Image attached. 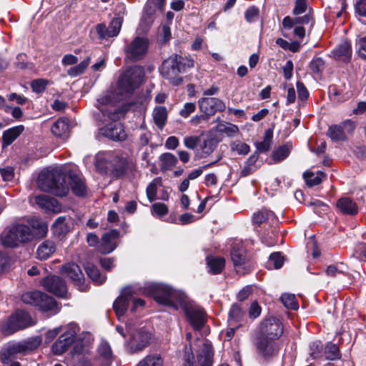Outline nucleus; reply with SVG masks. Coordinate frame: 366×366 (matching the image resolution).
Listing matches in <instances>:
<instances>
[{
	"label": "nucleus",
	"instance_id": "48",
	"mask_svg": "<svg viewBox=\"0 0 366 366\" xmlns=\"http://www.w3.org/2000/svg\"><path fill=\"white\" fill-rule=\"evenodd\" d=\"M161 184L162 179L160 177H157L154 179L147 186L146 189L147 196L150 202L156 199L157 186L161 185Z\"/></svg>",
	"mask_w": 366,
	"mask_h": 366
},
{
	"label": "nucleus",
	"instance_id": "14",
	"mask_svg": "<svg viewBox=\"0 0 366 366\" xmlns=\"http://www.w3.org/2000/svg\"><path fill=\"white\" fill-rule=\"evenodd\" d=\"M150 340L151 334L144 327L139 328L131 335L126 350L129 354L141 352L149 345Z\"/></svg>",
	"mask_w": 366,
	"mask_h": 366
},
{
	"label": "nucleus",
	"instance_id": "38",
	"mask_svg": "<svg viewBox=\"0 0 366 366\" xmlns=\"http://www.w3.org/2000/svg\"><path fill=\"white\" fill-rule=\"evenodd\" d=\"M167 119V110L165 107H156L153 111V119L159 129H163Z\"/></svg>",
	"mask_w": 366,
	"mask_h": 366
},
{
	"label": "nucleus",
	"instance_id": "46",
	"mask_svg": "<svg viewBox=\"0 0 366 366\" xmlns=\"http://www.w3.org/2000/svg\"><path fill=\"white\" fill-rule=\"evenodd\" d=\"M284 263L283 257L281 255L280 252H273L272 253L269 259L267 262V267L268 269H280L282 267Z\"/></svg>",
	"mask_w": 366,
	"mask_h": 366
},
{
	"label": "nucleus",
	"instance_id": "6",
	"mask_svg": "<svg viewBox=\"0 0 366 366\" xmlns=\"http://www.w3.org/2000/svg\"><path fill=\"white\" fill-rule=\"evenodd\" d=\"M31 230L24 224H13L1 234L0 241L3 246L14 248L20 242H26L31 239Z\"/></svg>",
	"mask_w": 366,
	"mask_h": 366
},
{
	"label": "nucleus",
	"instance_id": "45",
	"mask_svg": "<svg viewBox=\"0 0 366 366\" xmlns=\"http://www.w3.org/2000/svg\"><path fill=\"white\" fill-rule=\"evenodd\" d=\"M290 153V147L284 144L275 149L272 155V160L274 162H280L285 159Z\"/></svg>",
	"mask_w": 366,
	"mask_h": 366
},
{
	"label": "nucleus",
	"instance_id": "13",
	"mask_svg": "<svg viewBox=\"0 0 366 366\" xmlns=\"http://www.w3.org/2000/svg\"><path fill=\"white\" fill-rule=\"evenodd\" d=\"M149 40L146 37L136 36L132 41L124 46L126 58L132 61L142 59L147 53Z\"/></svg>",
	"mask_w": 366,
	"mask_h": 366
},
{
	"label": "nucleus",
	"instance_id": "50",
	"mask_svg": "<svg viewBox=\"0 0 366 366\" xmlns=\"http://www.w3.org/2000/svg\"><path fill=\"white\" fill-rule=\"evenodd\" d=\"M230 147L232 151L236 152L238 154L240 155L247 154L250 149L249 146L247 144L238 140L233 142Z\"/></svg>",
	"mask_w": 366,
	"mask_h": 366
},
{
	"label": "nucleus",
	"instance_id": "31",
	"mask_svg": "<svg viewBox=\"0 0 366 366\" xmlns=\"http://www.w3.org/2000/svg\"><path fill=\"white\" fill-rule=\"evenodd\" d=\"M244 316V312L241 307L237 303L233 304L228 313L227 322L229 326L235 325L237 327H240L243 322Z\"/></svg>",
	"mask_w": 366,
	"mask_h": 366
},
{
	"label": "nucleus",
	"instance_id": "11",
	"mask_svg": "<svg viewBox=\"0 0 366 366\" xmlns=\"http://www.w3.org/2000/svg\"><path fill=\"white\" fill-rule=\"evenodd\" d=\"M283 333V326L275 317L263 320L259 324L255 337L276 341Z\"/></svg>",
	"mask_w": 366,
	"mask_h": 366
},
{
	"label": "nucleus",
	"instance_id": "34",
	"mask_svg": "<svg viewBox=\"0 0 366 366\" xmlns=\"http://www.w3.org/2000/svg\"><path fill=\"white\" fill-rule=\"evenodd\" d=\"M70 218L66 216L59 217L53 223L54 232L59 235H64L70 230Z\"/></svg>",
	"mask_w": 366,
	"mask_h": 366
},
{
	"label": "nucleus",
	"instance_id": "20",
	"mask_svg": "<svg viewBox=\"0 0 366 366\" xmlns=\"http://www.w3.org/2000/svg\"><path fill=\"white\" fill-rule=\"evenodd\" d=\"M197 103L201 113H205L210 117L214 116L217 112H222L226 109L225 103L216 97H203L199 99Z\"/></svg>",
	"mask_w": 366,
	"mask_h": 366
},
{
	"label": "nucleus",
	"instance_id": "63",
	"mask_svg": "<svg viewBox=\"0 0 366 366\" xmlns=\"http://www.w3.org/2000/svg\"><path fill=\"white\" fill-rule=\"evenodd\" d=\"M4 110L6 113H11L16 119H20L23 116V111L19 107L6 106Z\"/></svg>",
	"mask_w": 366,
	"mask_h": 366
},
{
	"label": "nucleus",
	"instance_id": "56",
	"mask_svg": "<svg viewBox=\"0 0 366 366\" xmlns=\"http://www.w3.org/2000/svg\"><path fill=\"white\" fill-rule=\"evenodd\" d=\"M196 110V104L193 102H187L179 111L182 117L187 118Z\"/></svg>",
	"mask_w": 366,
	"mask_h": 366
},
{
	"label": "nucleus",
	"instance_id": "62",
	"mask_svg": "<svg viewBox=\"0 0 366 366\" xmlns=\"http://www.w3.org/2000/svg\"><path fill=\"white\" fill-rule=\"evenodd\" d=\"M262 309L257 301H254L249 309V317L251 319L257 318L261 314Z\"/></svg>",
	"mask_w": 366,
	"mask_h": 366
},
{
	"label": "nucleus",
	"instance_id": "22",
	"mask_svg": "<svg viewBox=\"0 0 366 366\" xmlns=\"http://www.w3.org/2000/svg\"><path fill=\"white\" fill-rule=\"evenodd\" d=\"M93 360L95 366H110L112 365L114 355L108 342L103 340L100 342Z\"/></svg>",
	"mask_w": 366,
	"mask_h": 366
},
{
	"label": "nucleus",
	"instance_id": "42",
	"mask_svg": "<svg viewBox=\"0 0 366 366\" xmlns=\"http://www.w3.org/2000/svg\"><path fill=\"white\" fill-rule=\"evenodd\" d=\"M324 354L325 358L329 360H340L342 357L339 347L331 342L326 344Z\"/></svg>",
	"mask_w": 366,
	"mask_h": 366
},
{
	"label": "nucleus",
	"instance_id": "52",
	"mask_svg": "<svg viewBox=\"0 0 366 366\" xmlns=\"http://www.w3.org/2000/svg\"><path fill=\"white\" fill-rule=\"evenodd\" d=\"M259 10L255 6L247 8L244 12V19L248 23H252L259 16Z\"/></svg>",
	"mask_w": 366,
	"mask_h": 366
},
{
	"label": "nucleus",
	"instance_id": "53",
	"mask_svg": "<svg viewBox=\"0 0 366 366\" xmlns=\"http://www.w3.org/2000/svg\"><path fill=\"white\" fill-rule=\"evenodd\" d=\"M200 141L199 136H187L184 138L183 143L185 147L193 150L197 148Z\"/></svg>",
	"mask_w": 366,
	"mask_h": 366
},
{
	"label": "nucleus",
	"instance_id": "28",
	"mask_svg": "<svg viewBox=\"0 0 366 366\" xmlns=\"http://www.w3.org/2000/svg\"><path fill=\"white\" fill-rule=\"evenodd\" d=\"M24 125H18L5 130L2 134V147L11 145L24 132Z\"/></svg>",
	"mask_w": 366,
	"mask_h": 366
},
{
	"label": "nucleus",
	"instance_id": "30",
	"mask_svg": "<svg viewBox=\"0 0 366 366\" xmlns=\"http://www.w3.org/2000/svg\"><path fill=\"white\" fill-rule=\"evenodd\" d=\"M56 251L55 243L49 239L41 242L36 250V257L40 260L49 259Z\"/></svg>",
	"mask_w": 366,
	"mask_h": 366
},
{
	"label": "nucleus",
	"instance_id": "55",
	"mask_svg": "<svg viewBox=\"0 0 366 366\" xmlns=\"http://www.w3.org/2000/svg\"><path fill=\"white\" fill-rule=\"evenodd\" d=\"M168 213V207L164 203H154L152 207V214L162 217Z\"/></svg>",
	"mask_w": 366,
	"mask_h": 366
},
{
	"label": "nucleus",
	"instance_id": "33",
	"mask_svg": "<svg viewBox=\"0 0 366 366\" xmlns=\"http://www.w3.org/2000/svg\"><path fill=\"white\" fill-rule=\"evenodd\" d=\"M84 269L94 285H99L105 282L107 277L101 274L97 267L93 264L86 263L84 266Z\"/></svg>",
	"mask_w": 366,
	"mask_h": 366
},
{
	"label": "nucleus",
	"instance_id": "9",
	"mask_svg": "<svg viewBox=\"0 0 366 366\" xmlns=\"http://www.w3.org/2000/svg\"><path fill=\"white\" fill-rule=\"evenodd\" d=\"M96 167L102 171L110 170L117 177L124 175L127 169V161L124 157L107 154L98 156L96 160Z\"/></svg>",
	"mask_w": 366,
	"mask_h": 366
},
{
	"label": "nucleus",
	"instance_id": "61",
	"mask_svg": "<svg viewBox=\"0 0 366 366\" xmlns=\"http://www.w3.org/2000/svg\"><path fill=\"white\" fill-rule=\"evenodd\" d=\"M307 6L306 0H296L293 9V14L300 15L303 14L306 11Z\"/></svg>",
	"mask_w": 366,
	"mask_h": 366
},
{
	"label": "nucleus",
	"instance_id": "47",
	"mask_svg": "<svg viewBox=\"0 0 366 366\" xmlns=\"http://www.w3.org/2000/svg\"><path fill=\"white\" fill-rule=\"evenodd\" d=\"M311 71L318 76L321 75L325 67V61L322 57L315 56L310 62Z\"/></svg>",
	"mask_w": 366,
	"mask_h": 366
},
{
	"label": "nucleus",
	"instance_id": "24",
	"mask_svg": "<svg viewBox=\"0 0 366 366\" xmlns=\"http://www.w3.org/2000/svg\"><path fill=\"white\" fill-rule=\"evenodd\" d=\"M119 236L117 229H112L103 234L102 241L98 246V250L102 254H109L117 247V240Z\"/></svg>",
	"mask_w": 366,
	"mask_h": 366
},
{
	"label": "nucleus",
	"instance_id": "21",
	"mask_svg": "<svg viewBox=\"0 0 366 366\" xmlns=\"http://www.w3.org/2000/svg\"><path fill=\"white\" fill-rule=\"evenodd\" d=\"M61 273L70 278L80 291L87 290V285L84 284V274L78 264L73 262L65 264L62 267Z\"/></svg>",
	"mask_w": 366,
	"mask_h": 366
},
{
	"label": "nucleus",
	"instance_id": "26",
	"mask_svg": "<svg viewBox=\"0 0 366 366\" xmlns=\"http://www.w3.org/2000/svg\"><path fill=\"white\" fill-rule=\"evenodd\" d=\"M35 202L39 207L48 212H59L61 209L59 202L46 194L36 196Z\"/></svg>",
	"mask_w": 366,
	"mask_h": 366
},
{
	"label": "nucleus",
	"instance_id": "10",
	"mask_svg": "<svg viewBox=\"0 0 366 366\" xmlns=\"http://www.w3.org/2000/svg\"><path fill=\"white\" fill-rule=\"evenodd\" d=\"M79 328L76 323H69L64 327L63 333L51 345V351L56 355L64 353L74 342Z\"/></svg>",
	"mask_w": 366,
	"mask_h": 366
},
{
	"label": "nucleus",
	"instance_id": "64",
	"mask_svg": "<svg viewBox=\"0 0 366 366\" xmlns=\"http://www.w3.org/2000/svg\"><path fill=\"white\" fill-rule=\"evenodd\" d=\"M355 12L361 16L366 17V0H358L355 4Z\"/></svg>",
	"mask_w": 366,
	"mask_h": 366
},
{
	"label": "nucleus",
	"instance_id": "59",
	"mask_svg": "<svg viewBox=\"0 0 366 366\" xmlns=\"http://www.w3.org/2000/svg\"><path fill=\"white\" fill-rule=\"evenodd\" d=\"M297 89L298 94V100L304 102L309 97V92L303 83L300 81L297 82Z\"/></svg>",
	"mask_w": 366,
	"mask_h": 366
},
{
	"label": "nucleus",
	"instance_id": "29",
	"mask_svg": "<svg viewBox=\"0 0 366 366\" xmlns=\"http://www.w3.org/2000/svg\"><path fill=\"white\" fill-rule=\"evenodd\" d=\"M159 10V7L156 6L154 4H152L151 1H147L142 16L140 21V26L145 27L146 29L152 25L154 21V14L156 11Z\"/></svg>",
	"mask_w": 366,
	"mask_h": 366
},
{
	"label": "nucleus",
	"instance_id": "58",
	"mask_svg": "<svg viewBox=\"0 0 366 366\" xmlns=\"http://www.w3.org/2000/svg\"><path fill=\"white\" fill-rule=\"evenodd\" d=\"M210 117L205 113L196 114L189 120L190 124L192 126H198L202 123H206L209 121Z\"/></svg>",
	"mask_w": 366,
	"mask_h": 366
},
{
	"label": "nucleus",
	"instance_id": "23",
	"mask_svg": "<svg viewBox=\"0 0 366 366\" xmlns=\"http://www.w3.org/2000/svg\"><path fill=\"white\" fill-rule=\"evenodd\" d=\"M69 185L72 192L78 197H84L87 188L83 175L77 171L71 170L68 173Z\"/></svg>",
	"mask_w": 366,
	"mask_h": 366
},
{
	"label": "nucleus",
	"instance_id": "49",
	"mask_svg": "<svg viewBox=\"0 0 366 366\" xmlns=\"http://www.w3.org/2000/svg\"><path fill=\"white\" fill-rule=\"evenodd\" d=\"M280 300L282 304L288 309L296 310L299 308L298 302L293 294H283Z\"/></svg>",
	"mask_w": 366,
	"mask_h": 366
},
{
	"label": "nucleus",
	"instance_id": "5",
	"mask_svg": "<svg viewBox=\"0 0 366 366\" xmlns=\"http://www.w3.org/2000/svg\"><path fill=\"white\" fill-rule=\"evenodd\" d=\"M39 188L58 197H64L69 192L65 177L57 170H43L37 178Z\"/></svg>",
	"mask_w": 366,
	"mask_h": 366
},
{
	"label": "nucleus",
	"instance_id": "15",
	"mask_svg": "<svg viewBox=\"0 0 366 366\" xmlns=\"http://www.w3.org/2000/svg\"><path fill=\"white\" fill-rule=\"evenodd\" d=\"M254 345L257 354L267 362L275 357L280 349V345L276 341L264 339L262 337H255Z\"/></svg>",
	"mask_w": 366,
	"mask_h": 366
},
{
	"label": "nucleus",
	"instance_id": "18",
	"mask_svg": "<svg viewBox=\"0 0 366 366\" xmlns=\"http://www.w3.org/2000/svg\"><path fill=\"white\" fill-rule=\"evenodd\" d=\"M134 294H136V288L134 287H126L114 302L113 308L119 320H121V318L124 315L129 302L133 299Z\"/></svg>",
	"mask_w": 366,
	"mask_h": 366
},
{
	"label": "nucleus",
	"instance_id": "17",
	"mask_svg": "<svg viewBox=\"0 0 366 366\" xmlns=\"http://www.w3.org/2000/svg\"><path fill=\"white\" fill-rule=\"evenodd\" d=\"M31 325L30 315L24 310H18L9 317L4 332L6 335H11Z\"/></svg>",
	"mask_w": 366,
	"mask_h": 366
},
{
	"label": "nucleus",
	"instance_id": "3",
	"mask_svg": "<svg viewBox=\"0 0 366 366\" xmlns=\"http://www.w3.org/2000/svg\"><path fill=\"white\" fill-rule=\"evenodd\" d=\"M194 66L193 59L174 54L163 61L159 71L161 75L170 84L179 86L183 82V78L180 74L187 72Z\"/></svg>",
	"mask_w": 366,
	"mask_h": 366
},
{
	"label": "nucleus",
	"instance_id": "57",
	"mask_svg": "<svg viewBox=\"0 0 366 366\" xmlns=\"http://www.w3.org/2000/svg\"><path fill=\"white\" fill-rule=\"evenodd\" d=\"M216 144L213 139H207L204 140L203 144L201 145L202 153L206 155L210 154L215 149Z\"/></svg>",
	"mask_w": 366,
	"mask_h": 366
},
{
	"label": "nucleus",
	"instance_id": "8",
	"mask_svg": "<svg viewBox=\"0 0 366 366\" xmlns=\"http://www.w3.org/2000/svg\"><path fill=\"white\" fill-rule=\"evenodd\" d=\"M21 300L25 304L36 307L44 312H51V315H56L59 312L55 300L41 291L26 292L22 295Z\"/></svg>",
	"mask_w": 366,
	"mask_h": 366
},
{
	"label": "nucleus",
	"instance_id": "54",
	"mask_svg": "<svg viewBox=\"0 0 366 366\" xmlns=\"http://www.w3.org/2000/svg\"><path fill=\"white\" fill-rule=\"evenodd\" d=\"M47 84L48 81L46 79H37L31 81V87L33 92L36 93H41L46 89Z\"/></svg>",
	"mask_w": 366,
	"mask_h": 366
},
{
	"label": "nucleus",
	"instance_id": "2",
	"mask_svg": "<svg viewBox=\"0 0 366 366\" xmlns=\"http://www.w3.org/2000/svg\"><path fill=\"white\" fill-rule=\"evenodd\" d=\"M109 101L107 96H104L97 100L101 105L97 106L99 112L94 113V117L101 123L106 121V117L114 122L99 129L100 133L103 136L114 141L124 140L127 134L124 127L122 124L116 122L124 116V112L121 109H109L107 105Z\"/></svg>",
	"mask_w": 366,
	"mask_h": 366
},
{
	"label": "nucleus",
	"instance_id": "39",
	"mask_svg": "<svg viewBox=\"0 0 366 366\" xmlns=\"http://www.w3.org/2000/svg\"><path fill=\"white\" fill-rule=\"evenodd\" d=\"M160 167L163 171L171 169L178 162L177 158L172 153L166 152L159 157Z\"/></svg>",
	"mask_w": 366,
	"mask_h": 366
},
{
	"label": "nucleus",
	"instance_id": "19",
	"mask_svg": "<svg viewBox=\"0 0 366 366\" xmlns=\"http://www.w3.org/2000/svg\"><path fill=\"white\" fill-rule=\"evenodd\" d=\"M41 285L48 292L57 297L64 298L67 295V287L65 281L56 275H49L44 278Z\"/></svg>",
	"mask_w": 366,
	"mask_h": 366
},
{
	"label": "nucleus",
	"instance_id": "35",
	"mask_svg": "<svg viewBox=\"0 0 366 366\" xmlns=\"http://www.w3.org/2000/svg\"><path fill=\"white\" fill-rule=\"evenodd\" d=\"M326 134L333 142H344L347 140V135L340 124L330 126Z\"/></svg>",
	"mask_w": 366,
	"mask_h": 366
},
{
	"label": "nucleus",
	"instance_id": "1",
	"mask_svg": "<svg viewBox=\"0 0 366 366\" xmlns=\"http://www.w3.org/2000/svg\"><path fill=\"white\" fill-rule=\"evenodd\" d=\"M142 293L153 297L159 305L172 309L174 311L181 308L186 321L194 330H200L207 321L205 310L200 306L188 301L184 292L162 283L147 285Z\"/></svg>",
	"mask_w": 366,
	"mask_h": 366
},
{
	"label": "nucleus",
	"instance_id": "60",
	"mask_svg": "<svg viewBox=\"0 0 366 366\" xmlns=\"http://www.w3.org/2000/svg\"><path fill=\"white\" fill-rule=\"evenodd\" d=\"M0 174L4 181L10 182L14 177V170L11 167H6L0 169Z\"/></svg>",
	"mask_w": 366,
	"mask_h": 366
},
{
	"label": "nucleus",
	"instance_id": "7",
	"mask_svg": "<svg viewBox=\"0 0 366 366\" xmlns=\"http://www.w3.org/2000/svg\"><path fill=\"white\" fill-rule=\"evenodd\" d=\"M144 71L140 66L127 69L119 77L118 89L122 95L132 94L142 83Z\"/></svg>",
	"mask_w": 366,
	"mask_h": 366
},
{
	"label": "nucleus",
	"instance_id": "40",
	"mask_svg": "<svg viewBox=\"0 0 366 366\" xmlns=\"http://www.w3.org/2000/svg\"><path fill=\"white\" fill-rule=\"evenodd\" d=\"M325 177V174L320 171L318 172L317 174L312 172H305L303 174L304 179L307 185L310 187L319 185L322 182V178H324Z\"/></svg>",
	"mask_w": 366,
	"mask_h": 366
},
{
	"label": "nucleus",
	"instance_id": "4",
	"mask_svg": "<svg viewBox=\"0 0 366 366\" xmlns=\"http://www.w3.org/2000/svg\"><path fill=\"white\" fill-rule=\"evenodd\" d=\"M41 342L39 336L29 337L21 342H9L1 352V362L9 366H21L20 363L14 361L19 355H26L38 348Z\"/></svg>",
	"mask_w": 366,
	"mask_h": 366
},
{
	"label": "nucleus",
	"instance_id": "37",
	"mask_svg": "<svg viewBox=\"0 0 366 366\" xmlns=\"http://www.w3.org/2000/svg\"><path fill=\"white\" fill-rule=\"evenodd\" d=\"M273 131L268 129L264 132V139L262 142H256L255 147L257 152L263 153L269 151L272 144Z\"/></svg>",
	"mask_w": 366,
	"mask_h": 366
},
{
	"label": "nucleus",
	"instance_id": "27",
	"mask_svg": "<svg viewBox=\"0 0 366 366\" xmlns=\"http://www.w3.org/2000/svg\"><path fill=\"white\" fill-rule=\"evenodd\" d=\"M332 56L337 61L349 62L352 57V46L349 41H345L332 51Z\"/></svg>",
	"mask_w": 366,
	"mask_h": 366
},
{
	"label": "nucleus",
	"instance_id": "16",
	"mask_svg": "<svg viewBox=\"0 0 366 366\" xmlns=\"http://www.w3.org/2000/svg\"><path fill=\"white\" fill-rule=\"evenodd\" d=\"M231 259L237 273L244 274L249 272L247 266L246 249L242 242L232 244L230 252Z\"/></svg>",
	"mask_w": 366,
	"mask_h": 366
},
{
	"label": "nucleus",
	"instance_id": "32",
	"mask_svg": "<svg viewBox=\"0 0 366 366\" xmlns=\"http://www.w3.org/2000/svg\"><path fill=\"white\" fill-rule=\"evenodd\" d=\"M69 129V121L66 117L58 119L51 127V132L56 137H64Z\"/></svg>",
	"mask_w": 366,
	"mask_h": 366
},
{
	"label": "nucleus",
	"instance_id": "36",
	"mask_svg": "<svg viewBox=\"0 0 366 366\" xmlns=\"http://www.w3.org/2000/svg\"><path fill=\"white\" fill-rule=\"evenodd\" d=\"M207 264L209 267V273L217 274L222 271L225 264V260L222 257H207Z\"/></svg>",
	"mask_w": 366,
	"mask_h": 366
},
{
	"label": "nucleus",
	"instance_id": "43",
	"mask_svg": "<svg viewBox=\"0 0 366 366\" xmlns=\"http://www.w3.org/2000/svg\"><path fill=\"white\" fill-rule=\"evenodd\" d=\"M91 34L94 37L97 35V38L99 40L107 39L113 37L107 25L104 23L97 24L91 31Z\"/></svg>",
	"mask_w": 366,
	"mask_h": 366
},
{
	"label": "nucleus",
	"instance_id": "51",
	"mask_svg": "<svg viewBox=\"0 0 366 366\" xmlns=\"http://www.w3.org/2000/svg\"><path fill=\"white\" fill-rule=\"evenodd\" d=\"M123 19L120 16L114 17L110 21L108 29L110 31L113 37L117 36L121 30Z\"/></svg>",
	"mask_w": 366,
	"mask_h": 366
},
{
	"label": "nucleus",
	"instance_id": "25",
	"mask_svg": "<svg viewBox=\"0 0 366 366\" xmlns=\"http://www.w3.org/2000/svg\"><path fill=\"white\" fill-rule=\"evenodd\" d=\"M338 210L345 215L353 216L358 213L357 203L348 197H342L336 202Z\"/></svg>",
	"mask_w": 366,
	"mask_h": 366
},
{
	"label": "nucleus",
	"instance_id": "12",
	"mask_svg": "<svg viewBox=\"0 0 366 366\" xmlns=\"http://www.w3.org/2000/svg\"><path fill=\"white\" fill-rule=\"evenodd\" d=\"M184 366H212L213 350L209 344H204L197 354V360L195 361L194 355L191 350V346L188 349L185 347Z\"/></svg>",
	"mask_w": 366,
	"mask_h": 366
},
{
	"label": "nucleus",
	"instance_id": "44",
	"mask_svg": "<svg viewBox=\"0 0 366 366\" xmlns=\"http://www.w3.org/2000/svg\"><path fill=\"white\" fill-rule=\"evenodd\" d=\"M90 56H86L85 59L81 61L77 65L69 68L67 70V74L71 77H76L84 73V70L87 68L90 63Z\"/></svg>",
	"mask_w": 366,
	"mask_h": 366
},
{
	"label": "nucleus",
	"instance_id": "41",
	"mask_svg": "<svg viewBox=\"0 0 366 366\" xmlns=\"http://www.w3.org/2000/svg\"><path fill=\"white\" fill-rule=\"evenodd\" d=\"M164 360L160 355L151 354L140 360L136 366H163Z\"/></svg>",
	"mask_w": 366,
	"mask_h": 366
}]
</instances>
